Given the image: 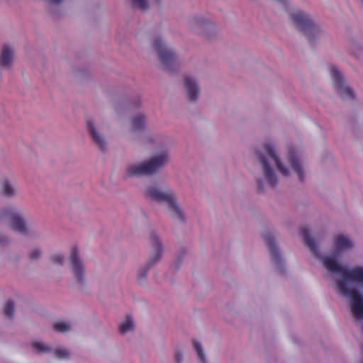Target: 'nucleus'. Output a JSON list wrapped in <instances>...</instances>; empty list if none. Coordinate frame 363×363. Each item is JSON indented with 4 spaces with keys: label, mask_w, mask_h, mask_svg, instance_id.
Segmentation results:
<instances>
[{
    "label": "nucleus",
    "mask_w": 363,
    "mask_h": 363,
    "mask_svg": "<svg viewBox=\"0 0 363 363\" xmlns=\"http://www.w3.org/2000/svg\"><path fill=\"white\" fill-rule=\"evenodd\" d=\"M86 131L92 145L103 154L108 152L111 145V127L103 123L87 118L86 120Z\"/></svg>",
    "instance_id": "1"
},
{
    "label": "nucleus",
    "mask_w": 363,
    "mask_h": 363,
    "mask_svg": "<svg viewBox=\"0 0 363 363\" xmlns=\"http://www.w3.org/2000/svg\"><path fill=\"white\" fill-rule=\"evenodd\" d=\"M10 220V228L14 232L23 235H29V228L21 211L14 206L0 208V221Z\"/></svg>",
    "instance_id": "2"
},
{
    "label": "nucleus",
    "mask_w": 363,
    "mask_h": 363,
    "mask_svg": "<svg viewBox=\"0 0 363 363\" xmlns=\"http://www.w3.org/2000/svg\"><path fill=\"white\" fill-rule=\"evenodd\" d=\"M146 194L150 199L159 202L164 203L168 206L169 210L173 211L174 215L180 220H184V214L177 206L174 194L170 190L161 191L156 186H150L147 189Z\"/></svg>",
    "instance_id": "3"
},
{
    "label": "nucleus",
    "mask_w": 363,
    "mask_h": 363,
    "mask_svg": "<svg viewBox=\"0 0 363 363\" xmlns=\"http://www.w3.org/2000/svg\"><path fill=\"white\" fill-rule=\"evenodd\" d=\"M167 162V155L162 152L145 163L130 166L128 173L130 176L151 175L163 167Z\"/></svg>",
    "instance_id": "4"
},
{
    "label": "nucleus",
    "mask_w": 363,
    "mask_h": 363,
    "mask_svg": "<svg viewBox=\"0 0 363 363\" xmlns=\"http://www.w3.org/2000/svg\"><path fill=\"white\" fill-rule=\"evenodd\" d=\"M294 25L306 35L310 43L318 35V29L310 17L301 11H296L290 15Z\"/></svg>",
    "instance_id": "5"
},
{
    "label": "nucleus",
    "mask_w": 363,
    "mask_h": 363,
    "mask_svg": "<svg viewBox=\"0 0 363 363\" xmlns=\"http://www.w3.org/2000/svg\"><path fill=\"white\" fill-rule=\"evenodd\" d=\"M152 45L157 50L160 60L163 68L167 71H172L177 67V57L173 51L168 49L159 38L152 40Z\"/></svg>",
    "instance_id": "6"
},
{
    "label": "nucleus",
    "mask_w": 363,
    "mask_h": 363,
    "mask_svg": "<svg viewBox=\"0 0 363 363\" xmlns=\"http://www.w3.org/2000/svg\"><path fill=\"white\" fill-rule=\"evenodd\" d=\"M350 281L363 284V267H357L352 269H346L344 278L337 281V286L339 293L343 296L350 299V296L342 291V285L347 291L357 290L350 283Z\"/></svg>",
    "instance_id": "7"
},
{
    "label": "nucleus",
    "mask_w": 363,
    "mask_h": 363,
    "mask_svg": "<svg viewBox=\"0 0 363 363\" xmlns=\"http://www.w3.org/2000/svg\"><path fill=\"white\" fill-rule=\"evenodd\" d=\"M69 261L71 265V270L77 283L80 286L84 287L86 284V268L81 259L78 249L74 247L72 249Z\"/></svg>",
    "instance_id": "8"
},
{
    "label": "nucleus",
    "mask_w": 363,
    "mask_h": 363,
    "mask_svg": "<svg viewBox=\"0 0 363 363\" xmlns=\"http://www.w3.org/2000/svg\"><path fill=\"white\" fill-rule=\"evenodd\" d=\"M330 74L337 93L344 99H354L353 90L345 84L343 77L333 65L330 66Z\"/></svg>",
    "instance_id": "9"
},
{
    "label": "nucleus",
    "mask_w": 363,
    "mask_h": 363,
    "mask_svg": "<svg viewBox=\"0 0 363 363\" xmlns=\"http://www.w3.org/2000/svg\"><path fill=\"white\" fill-rule=\"evenodd\" d=\"M150 243L151 245L155 247V252L152 256L149 259L148 262L147 264V267L143 269H140L138 272V281L142 284L143 279L146 278L147 270L149 268L157 263L161 258L162 255V244L157 237V235L152 233L150 235Z\"/></svg>",
    "instance_id": "10"
},
{
    "label": "nucleus",
    "mask_w": 363,
    "mask_h": 363,
    "mask_svg": "<svg viewBox=\"0 0 363 363\" xmlns=\"http://www.w3.org/2000/svg\"><path fill=\"white\" fill-rule=\"evenodd\" d=\"M15 60L14 48L9 45L4 44L0 50V68L9 70L12 68Z\"/></svg>",
    "instance_id": "11"
},
{
    "label": "nucleus",
    "mask_w": 363,
    "mask_h": 363,
    "mask_svg": "<svg viewBox=\"0 0 363 363\" xmlns=\"http://www.w3.org/2000/svg\"><path fill=\"white\" fill-rule=\"evenodd\" d=\"M256 155L259 159V162L262 166L263 172L265 178L267 179L269 185L272 187H274L277 184L278 181L273 170L271 169L267 162V159L264 155V154L259 152V151L256 152Z\"/></svg>",
    "instance_id": "12"
},
{
    "label": "nucleus",
    "mask_w": 363,
    "mask_h": 363,
    "mask_svg": "<svg viewBox=\"0 0 363 363\" xmlns=\"http://www.w3.org/2000/svg\"><path fill=\"white\" fill-rule=\"evenodd\" d=\"M47 4V11L54 20H59L65 16L62 4L65 0H43Z\"/></svg>",
    "instance_id": "13"
},
{
    "label": "nucleus",
    "mask_w": 363,
    "mask_h": 363,
    "mask_svg": "<svg viewBox=\"0 0 363 363\" xmlns=\"http://www.w3.org/2000/svg\"><path fill=\"white\" fill-rule=\"evenodd\" d=\"M263 238L269 249L272 261L281 267V259L280 252L274 238L269 233H265L263 235Z\"/></svg>",
    "instance_id": "14"
},
{
    "label": "nucleus",
    "mask_w": 363,
    "mask_h": 363,
    "mask_svg": "<svg viewBox=\"0 0 363 363\" xmlns=\"http://www.w3.org/2000/svg\"><path fill=\"white\" fill-rule=\"evenodd\" d=\"M263 149L267 157L276 164L277 169L281 174L284 177H288L289 172L287 168L281 164L279 157L277 156L273 145L271 143H266Z\"/></svg>",
    "instance_id": "15"
},
{
    "label": "nucleus",
    "mask_w": 363,
    "mask_h": 363,
    "mask_svg": "<svg viewBox=\"0 0 363 363\" xmlns=\"http://www.w3.org/2000/svg\"><path fill=\"white\" fill-rule=\"evenodd\" d=\"M324 267L330 272L335 274H339L342 276V279L345 276V272L347 268L342 266L337 262V261L333 257H325L322 259Z\"/></svg>",
    "instance_id": "16"
},
{
    "label": "nucleus",
    "mask_w": 363,
    "mask_h": 363,
    "mask_svg": "<svg viewBox=\"0 0 363 363\" xmlns=\"http://www.w3.org/2000/svg\"><path fill=\"white\" fill-rule=\"evenodd\" d=\"M1 195L6 198H13L17 195V189L14 182L9 179H4L1 182Z\"/></svg>",
    "instance_id": "17"
},
{
    "label": "nucleus",
    "mask_w": 363,
    "mask_h": 363,
    "mask_svg": "<svg viewBox=\"0 0 363 363\" xmlns=\"http://www.w3.org/2000/svg\"><path fill=\"white\" fill-rule=\"evenodd\" d=\"M300 235L303 238L304 243L310 249L314 256L318 257V247L315 240L310 236L309 230L306 227L302 228L300 230Z\"/></svg>",
    "instance_id": "18"
},
{
    "label": "nucleus",
    "mask_w": 363,
    "mask_h": 363,
    "mask_svg": "<svg viewBox=\"0 0 363 363\" xmlns=\"http://www.w3.org/2000/svg\"><path fill=\"white\" fill-rule=\"evenodd\" d=\"M288 160L294 171L297 174L298 179L301 182L303 181V172L294 150H289L288 153Z\"/></svg>",
    "instance_id": "19"
},
{
    "label": "nucleus",
    "mask_w": 363,
    "mask_h": 363,
    "mask_svg": "<svg viewBox=\"0 0 363 363\" xmlns=\"http://www.w3.org/2000/svg\"><path fill=\"white\" fill-rule=\"evenodd\" d=\"M185 86L189 101H194L197 100L199 96V88L196 82L190 77H185Z\"/></svg>",
    "instance_id": "20"
},
{
    "label": "nucleus",
    "mask_w": 363,
    "mask_h": 363,
    "mask_svg": "<svg viewBox=\"0 0 363 363\" xmlns=\"http://www.w3.org/2000/svg\"><path fill=\"white\" fill-rule=\"evenodd\" d=\"M353 247V244L347 237L340 235L335 238V247L337 251L349 250Z\"/></svg>",
    "instance_id": "21"
},
{
    "label": "nucleus",
    "mask_w": 363,
    "mask_h": 363,
    "mask_svg": "<svg viewBox=\"0 0 363 363\" xmlns=\"http://www.w3.org/2000/svg\"><path fill=\"white\" fill-rule=\"evenodd\" d=\"M145 117L142 114H138L134 116L132 125L135 131H139L145 127Z\"/></svg>",
    "instance_id": "22"
},
{
    "label": "nucleus",
    "mask_w": 363,
    "mask_h": 363,
    "mask_svg": "<svg viewBox=\"0 0 363 363\" xmlns=\"http://www.w3.org/2000/svg\"><path fill=\"white\" fill-rule=\"evenodd\" d=\"M32 346L38 353L40 354L50 353L53 351V348L52 347L48 346L41 342H33L32 343Z\"/></svg>",
    "instance_id": "23"
},
{
    "label": "nucleus",
    "mask_w": 363,
    "mask_h": 363,
    "mask_svg": "<svg viewBox=\"0 0 363 363\" xmlns=\"http://www.w3.org/2000/svg\"><path fill=\"white\" fill-rule=\"evenodd\" d=\"M43 255V250L40 247H33L28 252V257L30 261H37L42 258Z\"/></svg>",
    "instance_id": "24"
},
{
    "label": "nucleus",
    "mask_w": 363,
    "mask_h": 363,
    "mask_svg": "<svg viewBox=\"0 0 363 363\" xmlns=\"http://www.w3.org/2000/svg\"><path fill=\"white\" fill-rule=\"evenodd\" d=\"M133 328V322L130 316H127L125 320L119 325V331L122 334L131 330Z\"/></svg>",
    "instance_id": "25"
},
{
    "label": "nucleus",
    "mask_w": 363,
    "mask_h": 363,
    "mask_svg": "<svg viewBox=\"0 0 363 363\" xmlns=\"http://www.w3.org/2000/svg\"><path fill=\"white\" fill-rule=\"evenodd\" d=\"M55 356L58 359H69L70 357L71 353L69 350L65 347H57L56 349H53Z\"/></svg>",
    "instance_id": "26"
},
{
    "label": "nucleus",
    "mask_w": 363,
    "mask_h": 363,
    "mask_svg": "<svg viewBox=\"0 0 363 363\" xmlns=\"http://www.w3.org/2000/svg\"><path fill=\"white\" fill-rule=\"evenodd\" d=\"M53 329L58 333H67L71 330V326L69 323L61 321L54 323Z\"/></svg>",
    "instance_id": "27"
},
{
    "label": "nucleus",
    "mask_w": 363,
    "mask_h": 363,
    "mask_svg": "<svg viewBox=\"0 0 363 363\" xmlns=\"http://www.w3.org/2000/svg\"><path fill=\"white\" fill-rule=\"evenodd\" d=\"M193 345H194L195 350L196 351L197 355H198L201 362L206 363V357H205L201 344L197 340H194Z\"/></svg>",
    "instance_id": "28"
},
{
    "label": "nucleus",
    "mask_w": 363,
    "mask_h": 363,
    "mask_svg": "<svg viewBox=\"0 0 363 363\" xmlns=\"http://www.w3.org/2000/svg\"><path fill=\"white\" fill-rule=\"evenodd\" d=\"M14 302L12 301H9L4 306V313L6 316L12 318L14 314Z\"/></svg>",
    "instance_id": "29"
},
{
    "label": "nucleus",
    "mask_w": 363,
    "mask_h": 363,
    "mask_svg": "<svg viewBox=\"0 0 363 363\" xmlns=\"http://www.w3.org/2000/svg\"><path fill=\"white\" fill-rule=\"evenodd\" d=\"M132 6L135 9H139L143 11L148 9L147 0H131Z\"/></svg>",
    "instance_id": "30"
},
{
    "label": "nucleus",
    "mask_w": 363,
    "mask_h": 363,
    "mask_svg": "<svg viewBox=\"0 0 363 363\" xmlns=\"http://www.w3.org/2000/svg\"><path fill=\"white\" fill-rule=\"evenodd\" d=\"M50 260L55 264L62 266L65 263V256L60 253L54 254L50 257Z\"/></svg>",
    "instance_id": "31"
},
{
    "label": "nucleus",
    "mask_w": 363,
    "mask_h": 363,
    "mask_svg": "<svg viewBox=\"0 0 363 363\" xmlns=\"http://www.w3.org/2000/svg\"><path fill=\"white\" fill-rule=\"evenodd\" d=\"M9 238L4 233H0V244L6 245L9 242Z\"/></svg>",
    "instance_id": "32"
},
{
    "label": "nucleus",
    "mask_w": 363,
    "mask_h": 363,
    "mask_svg": "<svg viewBox=\"0 0 363 363\" xmlns=\"http://www.w3.org/2000/svg\"><path fill=\"white\" fill-rule=\"evenodd\" d=\"M175 359L177 363H181L183 359V355L182 352H177L175 354Z\"/></svg>",
    "instance_id": "33"
},
{
    "label": "nucleus",
    "mask_w": 363,
    "mask_h": 363,
    "mask_svg": "<svg viewBox=\"0 0 363 363\" xmlns=\"http://www.w3.org/2000/svg\"><path fill=\"white\" fill-rule=\"evenodd\" d=\"M257 186H258V189H259V190L260 191H263V186H262V183L260 181H259V182H257Z\"/></svg>",
    "instance_id": "34"
},
{
    "label": "nucleus",
    "mask_w": 363,
    "mask_h": 363,
    "mask_svg": "<svg viewBox=\"0 0 363 363\" xmlns=\"http://www.w3.org/2000/svg\"><path fill=\"white\" fill-rule=\"evenodd\" d=\"M155 2L158 3L160 1V0H155Z\"/></svg>",
    "instance_id": "35"
},
{
    "label": "nucleus",
    "mask_w": 363,
    "mask_h": 363,
    "mask_svg": "<svg viewBox=\"0 0 363 363\" xmlns=\"http://www.w3.org/2000/svg\"><path fill=\"white\" fill-rule=\"evenodd\" d=\"M362 2L363 3V0H362Z\"/></svg>",
    "instance_id": "36"
}]
</instances>
